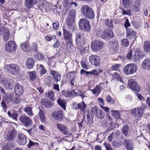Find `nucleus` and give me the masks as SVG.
<instances>
[{
	"mask_svg": "<svg viewBox=\"0 0 150 150\" xmlns=\"http://www.w3.org/2000/svg\"><path fill=\"white\" fill-rule=\"evenodd\" d=\"M5 133L6 139L9 141L13 140L17 135L16 130L12 126H8L5 130Z\"/></svg>",
	"mask_w": 150,
	"mask_h": 150,
	"instance_id": "f257e3e1",
	"label": "nucleus"
},
{
	"mask_svg": "<svg viewBox=\"0 0 150 150\" xmlns=\"http://www.w3.org/2000/svg\"><path fill=\"white\" fill-rule=\"evenodd\" d=\"M82 12L86 18L92 19L94 18L95 14L93 9L87 5H85L81 7Z\"/></svg>",
	"mask_w": 150,
	"mask_h": 150,
	"instance_id": "f03ea898",
	"label": "nucleus"
},
{
	"mask_svg": "<svg viewBox=\"0 0 150 150\" xmlns=\"http://www.w3.org/2000/svg\"><path fill=\"white\" fill-rule=\"evenodd\" d=\"M137 69L136 64L130 63L124 67L123 71L125 74L129 75L136 72L137 71Z\"/></svg>",
	"mask_w": 150,
	"mask_h": 150,
	"instance_id": "7ed1b4c3",
	"label": "nucleus"
},
{
	"mask_svg": "<svg viewBox=\"0 0 150 150\" xmlns=\"http://www.w3.org/2000/svg\"><path fill=\"white\" fill-rule=\"evenodd\" d=\"M86 36V35L83 33H78L76 34L75 40L78 46H82L86 43L87 40Z\"/></svg>",
	"mask_w": 150,
	"mask_h": 150,
	"instance_id": "20e7f679",
	"label": "nucleus"
},
{
	"mask_svg": "<svg viewBox=\"0 0 150 150\" xmlns=\"http://www.w3.org/2000/svg\"><path fill=\"white\" fill-rule=\"evenodd\" d=\"M78 24L80 28L85 31H89L91 28L89 21L86 18H82L80 19Z\"/></svg>",
	"mask_w": 150,
	"mask_h": 150,
	"instance_id": "39448f33",
	"label": "nucleus"
},
{
	"mask_svg": "<svg viewBox=\"0 0 150 150\" xmlns=\"http://www.w3.org/2000/svg\"><path fill=\"white\" fill-rule=\"evenodd\" d=\"M97 36L101 37L102 38L105 40L112 38L114 34L112 31L110 30H106L102 32L101 34V32L99 30L97 33Z\"/></svg>",
	"mask_w": 150,
	"mask_h": 150,
	"instance_id": "423d86ee",
	"label": "nucleus"
},
{
	"mask_svg": "<svg viewBox=\"0 0 150 150\" xmlns=\"http://www.w3.org/2000/svg\"><path fill=\"white\" fill-rule=\"evenodd\" d=\"M5 68L8 73L13 74H16L19 70L18 65L15 64H6L5 66Z\"/></svg>",
	"mask_w": 150,
	"mask_h": 150,
	"instance_id": "0eeeda50",
	"label": "nucleus"
},
{
	"mask_svg": "<svg viewBox=\"0 0 150 150\" xmlns=\"http://www.w3.org/2000/svg\"><path fill=\"white\" fill-rule=\"evenodd\" d=\"M19 120L26 127L30 126L33 123L31 119L25 114L21 115L19 117Z\"/></svg>",
	"mask_w": 150,
	"mask_h": 150,
	"instance_id": "6e6552de",
	"label": "nucleus"
},
{
	"mask_svg": "<svg viewBox=\"0 0 150 150\" xmlns=\"http://www.w3.org/2000/svg\"><path fill=\"white\" fill-rule=\"evenodd\" d=\"M104 44L100 40L93 41L91 45V49L94 51L97 52L102 48Z\"/></svg>",
	"mask_w": 150,
	"mask_h": 150,
	"instance_id": "1a4fd4ad",
	"label": "nucleus"
},
{
	"mask_svg": "<svg viewBox=\"0 0 150 150\" xmlns=\"http://www.w3.org/2000/svg\"><path fill=\"white\" fill-rule=\"evenodd\" d=\"M17 48L16 44L13 41H8L6 44L5 49L9 52L15 51Z\"/></svg>",
	"mask_w": 150,
	"mask_h": 150,
	"instance_id": "9d476101",
	"label": "nucleus"
},
{
	"mask_svg": "<svg viewBox=\"0 0 150 150\" xmlns=\"http://www.w3.org/2000/svg\"><path fill=\"white\" fill-rule=\"evenodd\" d=\"M91 111L93 114H95L97 117L100 119H103L105 116V114L101 109H98L97 107L91 108Z\"/></svg>",
	"mask_w": 150,
	"mask_h": 150,
	"instance_id": "9b49d317",
	"label": "nucleus"
},
{
	"mask_svg": "<svg viewBox=\"0 0 150 150\" xmlns=\"http://www.w3.org/2000/svg\"><path fill=\"white\" fill-rule=\"evenodd\" d=\"M89 60L92 64L97 66L99 65L101 59L98 56L92 54L89 57Z\"/></svg>",
	"mask_w": 150,
	"mask_h": 150,
	"instance_id": "f8f14e48",
	"label": "nucleus"
},
{
	"mask_svg": "<svg viewBox=\"0 0 150 150\" xmlns=\"http://www.w3.org/2000/svg\"><path fill=\"white\" fill-rule=\"evenodd\" d=\"M64 38L67 44H71L73 42L72 34L63 28Z\"/></svg>",
	"mask_w": 150,
	"mask_h": 150,
	"instance_id": "ddd939ff",
	"label": "nucleus"
},
{
	"mask_svg": "<svg viewBox=\"0 0 150 150\" xmlns=\"http://www.w3.org/2000/svg\"><path fill=\"white\" fill-rule=\"evenodd\" d=\"M128 85L130 88L136 91L139 92L140 91V88L137 83L134 80L130 79L129 81Z\"/></svg>",
	"mask_w": 150,
	"mask_h": 150,
	"instance_id": "4468645a",
	"label": "nucleus"
},
{
	"mask_svg": "<svg viewBox=\"0 0 150 150\" xmlns=\"http://www.w3.org/2000/svg\"><path fill=\"white\" fill-rule=\"evenodd\" d=\"M76 76V73L74 71L71 72L67 74L66 78L69 81L70 83L72 86H75V84L76 83L75 78Z\"/></svg>",
	"mask_w": 150,
	"mask_h": 150,
	"instance_id": "2eb2a0df",
	"label": "nucleus"
},
{
	"mask_svg": "<svg viewBox=\"0 0 150 150\" xmlns=\"http://www.w3.org/2000/svg\"><path fill=\"white\" fill-rule=\"evenodd\" d=\"M131 113L135 117H141L143 115L142 110L140 108H135L131 110Z\"/></svg>",
	"mask_w": 150,
	"mask_h": 150,
	"instance_id": "dca6fc26",
	"label": "nucleus"
},
{
	"mask_svg": "<svg viewBox=\"0 0 150 150\" xmlns=\"http://www.w3.org/2000/svg\"><path fill=\"white\" fill-rule=\"evenodd\" d=\"M52 116L55 119L58 120H61L63 118V114L62 110H59L55 111L51 114Z\"/></svg>",
	"mask_w": 150,
	"mask_h": 150,
	"instance_id": "f3484780",
	"label": "nucleus"
},
{
	"mask_svg": "<svg viewBox=\"0 0 150 150\" xmlns=\"http://www.w3.org/2000/svg\"><path fill=\"white\" fill-rule=\"evenodd\" d=\"M27 140L25 136L22 133L18 135L17 142L19 144L24 145L26 143Z\"/></svg>",
	"mask_w": 150,
	"mask_h": 150,
	"instance_id": "a211bd4d",
	"label": "nucleus"
},
{
	"mask_svg": "<svg viewBox=\"0 0 150 150\" xmlns=\"http://www.w3.org/2000/svg\"><path fill=\"white\" fill-rule=\"evenodd\" d=\"M14 90L16 94L18 96L22 95L23 92L22 86L18 83H16L14 86Z\"/></svg>",
	"mask_w": 150,
	"mask_h": 150,
	"instance_id": "6ab92c4d",
	"label": "nucleus"
},
{
	"mask_svg": "<svg viewBox=\"0 0 150 150\" xmlns=\"http://www.w3.org/2000/svg\"><path fill=\"white\" fill-rule=\"evenodd\" d=\"M51 75L52 76L54 80L56 82L59 81L61 80V74L58 71L53 70H50Z\"/></svg>",
	"mask_w": 150,
	"mask_h": 150,
	"instance_id": "aec40b11",
	"label": "nucleus"
},
{
	"mask_svg": "<svg viewBox=\"0 0 150 150\" xmlns=\"http://www.w3.org/2000/svg\"><path fill=\"white\" fill-rule=\"evenodd\" d=\"M57 126L59 130L61 131L65 135L69 134V132L67 127L60 124H57Z\"/></svg>",
	"mask_w": 150,
	"mask_h": 150,
	"instance_id": "412c9836",
	"label": "nucleus"
},
{
	"mask_svg": "<svg viewBox=\"0 0 150 150\" xmlns=\"http://www.w3.org/2000/svg\"><path fill=\"white\" fill-rule=\"evenodd\" d=\"M141 66L144 69L150 70V58L147 57L142 62Z\"/></svg>",
	"mask_w": 150,
	"mask_h": 150,
	"instance_id": "4be33fe9",
	"label": "nucleus"
},
{
	"mask_svg": "<svg viewBox=\"0 0 150 150\" xmlns=\"http://www.w3.org/2000/svg\"><path fill=\"white\" fill-rule=\"evenodd\" d=\"M110 48L112 51L116 53L119 48V45L118 41L117 40H114L112 42L110 46Z\"/></svg>",
	"mask_w": 150,
	"mask_h": 150,
	"instance_id": "5701e85b",
	"label": "nucleus"
},
{
	"mask_svg": "<svg viewBox=\"0 0 150 150\" xmlns=\"http://www.w3.org/2000/svg\"><path fill=\"white\" fill-rule=\"evenodd\" d=\"M37 0H25V6L28 9L32 8L34 5L36 4Z\"/></svg>",
	"mask_w": 150,
	"mask_h": 150,
	"instance_id": "b1692460",
	"label": "nucleus"
},
{
	"mask_svg": "<svg viewBox=\"0 0 150 150\" xmlns=\"http://www.w3.org/2000/svg\"><path fill=\"white\" fill-rule=\"evenodd\" d=\"M127 37L130 39H132L135 37L137 35L136 32L132 28L127 29Z\"/></svg>",
	"mask_w": 150,
	"mask_h": 150,
	"instance_id": "393cba45",
	"label": "nucleus"
},
{
	"mask_svg": "<svg viewBox=\"0 0 150 150\" xmlns=\"http://www.w3.org/2000/svg\"><path fill=\"white\" fill-rule=\"evenodd\" d=\"M28 41L22 43L21 47L22 49L25 52H29L31 50Z\"/></svg>",
	"mask_w": 150,
	"mask_h": 150,
	"instance_id": "a878e982",
	"label": "nucleus"
},
{
	"mask_svg": "<svg viewBox=\"0 0 150 150\" xmlns=\"http://www.w3.org/2000/svg\"><path fill=\"white\" fill-rule=\"evenodd\" d=\"M41 104L45 107H50L54 105V103L51 101L43 98L41 100Z\"/></svg>",
	"mask_w": 150,
	"mask_h": 150,
	"instance_id": "bb28decb",
	"label": "nucleus"
},
{
	"mask_svg": "<svg viewBox=\"0 0 150 150\" xmlns=\"http://www.w3.org/2000/svg\"><path fill=\"white\" fill-rule=\"evenodd\" d=\"M141 2L139 0H136L133 6L132 11L134 12H138L140 11L139 6Z\"/></svg>",
	"mask_w": 150,
	"mask_h": 150,
	"instance_id": "cd10ccee",
	"label": "nucleus"
},
{
	"mask_svg": "<svg viewBox=\"0 0 150 150\" xmlns=\"http://www.w3.org/2000/svg\"><path fill=\"white\" fill-rule=\"evenodd\" d=\"M63 4L64 7L67 8V9L70 8L71 6L73 4H74L76 6H77L76 4L73 2L71 0H63Z\"/></svg>",
	"mask_w": 150,
	"mask_h": 150,
	"instance_id": "c85d7f7f",
	"label": "nucleus"
},
{
	"mask_svg": "<svg viewBox=\"0 0 150 150\" xmlns=\"http://www.w3.org/2000/svg\"><path fill=\"white\" fill-rule=\"evenodd\" d=\"M34 63V60L32 58H29L26 60V64L28 68L30 69L33 67Z\"/></svg>",
	"mask_w": 150,
	"mask_h": 150,
	"instance_id": "c756f323",
	"label": "nucleus"
},
{
	"mask_svg": "<svg viewBox=\"0 0 150 150\" xmlns=\"http://www.w3.org/2000/svg\"><path fill=\"white\" fill-rule=\"evenodd\" d=\"M55 93L53 91H49L45 93L46 96L50 100L54 101L55 100L56 98L55 96Z\"/></svg>",
	"mask_w": 150,
	"mask_h": 150,
	"instance_id": "7c9ffc66",
	"label": "nucleus"
},
{
	"mask_svg": "<svg viewBox=\"0 0 150 150\" xmlns=\"http://www.w3.org/2000/svg\"><path fill=\"white\" fill-rule=\"evenodd\" d=\"M33 56L35 59L38 61L42 60L45 58L44 55L39 52L35 53Z\"/></svg>",
	"mask_w": 150,
	"mask_h": 150,
	"instance_id": "2f4dec72",
	"label": "nucleus"
},
{
	"mask_svg": "<svg viewBox=\"0 0 150 150\" xmlns=\"http://www.w3.org/2000/svg\"><path fill=\"white\" fill-rule=\"evenodd\" d=\"M126 148L127 150H133L134 146L132 142L129 140H124Z\"/></svg>",
	"mask_w": 150,
	"mask_h": 150,
	"instance_id": "473e14b6",
	"label": "nucleus"
},
{
	"mask_svg": "<svg viewBox=\"0 0 150 150\" xmlns=\"http://www.w3.org/2000/svg\"><path fill=\"white\" fill-rule=\"evenodd\" d=\"M133 54V61H137L142 57V52L140 51H137Z\"/></svg>",
	"mask_w": 150,
	"mask_h": 150,
	"instance_id": "72a5a7b5",
	"label": "nucleus"
},
{
	"mask_svg": "<svg viewBox=\"0 0 150 150\" xmlns=\"http://www.w3.org/2000/svg\"><path fill=\"white\" fill-rule=\"evenodd\" d=\"M101 90L102 89L100 88V86H99L98 85H96L94 88L91 90V91L93 93L97 96L100 93Z\"/></svg>",
	"mask_w": 150,
	"mask_h": 150,
	"instance_id": "f704fd0d",
	"label": "nucleus"
},
{
	"mask_svg": "<svg viewBox=\"0 0 150 150\" xmlns=\"http://www.w3.org/2000/svg\"><path fill=\"white\" fill-rule=\"evenodd\" d=\"M24 111L29 117H32L34 115L32 111V108L30 107H27L24 108Z\"/></svg>",
	"mask_w": 150,
	"mask_h": 150,
	"instance_id": "c9c22d12",
	"label": "nucleus"
},
{
	"mask_svg": "<svg viewBox=\"0 0 150 150\" xmlns=\"http://www.w3.org/2000/svg\"><path fill=\"white\" fill-rule=\"evenodd\" d=\"M9 97L11 100L15 103H18L20 101V98L17 95H13L10 96Z\"/></svg>",
	"mask_w": 150,
	"mask_h": 150,
	"instance_id": "e433bc0d",
	"label": "nucleus"
},
{
	"mask_svg": "<svg viewBox=\"0 0 150 150\" xmlns=\"http://www.w3.org/2000/svg\"><path fill=\"white\" fill-rule=\"evenodd\" d=\"M7 114L9 117L15 120H17V117L18 116V114L17 112L13 111L12 112H11L8 111L7 112Z\"/></svg>",
	"mask_w": 150,
	"mask_h": 150,
	"instance_id": "4c0bfd02",
	"label": "nucleus"
},
{
	"mask_svg": "<svg viewBox=\"0 0 150 150\" xmlns=\"http://www.w3.org/2000/svg\"><path fill=\"white\" fill-rule=\"evenodd\" d=\"M9 39V32L8 29H4L3 31V40L6 41Z\"/></svg>",
	"mask_w": 150,
	"mask_h": 150,
	"instance_id": "58836bf2",
	"label": "nucleus"
},
{
	"mask_svg": "<svg viewBox=\"0 0 150 150\" xmlns=\"http://www.w3.org/2000/svg\"><path fill=\"white\" fill-rule=\"evenodd\" d=\"M38 116L41 122H45L46 120L44 116V113L43 111L41 109L40 110V111L38 113Z\"/></svg>",
	"mask_w": 150,
	"mask_h": 150,
	"instance_id": "ea45409f",
	"label": "nucleus"
},
{
	"mask_svg": "<svg viewBox=\"0 0 150 150\" xmlns=\"http://www.w3.org/2000/svg\"><path fill=\"white\" fill-rule=\"evenodd\" d=\"M86 108V105L84 102H82L78 103V110L80 109L81 111L84 112Z\"/></svg>",
	"mask_w": 150,
	"mask_h": 150,
	"instance_id": "a19ab883",
	"label": "nucleus"
},
{
	"mask_svg": "<svg viewBox=\"0 0 150 150\" xmlns=\"http://www.w3.org/2000/svg\"><path fill=\"white\" fill-rule=\"evenodd\" d=\"M144 50L147 52L150 51V41H147L144 42Z\"/></svg>",
	"mask_w": 150,
	"mask_h": 150,
	"instance_id": "79ce46f5",
	"label": "nucleus"
},
{
	"mask_svg": "<svg viewBox=\"0 0 150 150\" xmlns=\"http://www.w3.org/2000/svg\"><path fill=\"white\" fill-rule=\"evenodd\" d=\"M132 4V0H122V4L125 8L129 7Z\"/></svg>",
	"mask_w": 150,
	"mask_h": 150,
	"instance_id": "37998d69",
	"label": "nucleus"
},
{
	"mask_svg": "<svg viewBox=\"0 0 150 150\" xmlns=\"http://www.w3.org/2000/svg\"><path fill=\"white\" fill-rule=\"evenodd\" d=\"M75 19L67 18V23L68 25L70 27L73 26L74 24Z\"/></svg>",
	"mask_w": 150,
	"mask_h": 150,
	"instance_id": "c03bdc74",
	"label": "nucleus"
},
{
	"mask_svg": "<svg viewBox=\"0 0 150 150\" xmlns=\"http://www.w3.org/2000/svg\"><path fill=\"white\" fill-rule=\"evenodd\" d=\"M66 93L67 94V97L78 95V93L75 90H72L71 91H67Z\"/></svg>",
	"mask_w": 150,
	"mask_h": 150,
	"instance_id": "a18cd8bd",
	"label": "nucleus"
},
{
	"mask_svg": "<svg viewBox=\"0 0 150 150\" xmlns=\"http://www.w3.org/2000/svg\"><path fill=\"white\" fill-rule=\"evenodd\" d=\"M57 102L58 104L61 106L63 109L65 110L66 109L65 107V100H62L59 98L57 100Z\"/></svg>",
	"mask_w": 150,
	"mask_h": 150,
	"instance_id": "49530a36",
	"label": "nucleus"
},
{
	"mask_svg": "<svg viewBox=\"0 0 150 150\" xmlns=\"http://www.w3.org/2000/svg\"><path fill=\"white\" fill-rule=\"evenodd\" d=\"M105 24L109 28H112L113 27V24L112 20L111 19H108L105 21Z\"/></svg>",
	"mask_w": 150,
	"mask_h": 150,
	"instance_id": "de8ad7c7",
	"label": "nucleus"
},
{
	"mask_svg": "<svg viewBox=\"0 0 150 150\" xmlns=\"http://www.w3.org/2000/svg\"><path fill=\"white\" fill-rule=\"evenodd\" d=\"M37 74L36 71H33L29 73V76L32 81L35 80L37 77Z\"/></svg>",
	"mask_w": 150,
	"mask_h": 150,
	"instance_id": "09e8293b",
	"label": "nucleus"
},
{
	"mask_svg": "<svg viewBox=\"0 0 150 150\" xmlns=\"http://www.w3.org/2000/svg\"><path fill=\"white\" fill-rule=\"evenodd\" d=\"M112 115L116 119H118L120 117L119 112L117 111L112 110Z\"/></svg>",
	"mask_w": 150,
	"mask_h": 150,
	"instance_id": "8fccbe9b",
	"label": "nucleus"
},
{
	"mask_svg": "<svg viewBox=\"0 0 150 150\" xmlns=\"http://www.w3.org/2000/svg\"><path fill=\"white\" fill-rule=\"evenodd\" d=\"M129 127L127 125H125L122 129L123 133L125 136H127L128 132Z\"/></svg>",
	"mask_w": 150,
	"mask_h": 150,
	"instance_id": "3c124183",
	"label": "nucleus"
},
{
	"mask_svg": "<svg viewBox=\"0 0 150 150\" xmlns=\"http://www.w3.org/2000/svg\"><path fill=\"white\" fill-rule=\"evenodd\" d=\"M76 11L74 10H71L70 11L68 18L75 19Z\"/></svg>",
	"mask_w": 150,
	"mask_h": 150,
	"instance_id": "603ef678",
	"label": "nucleus"
},
{
	"mask_svg": "<svg viewBox=\"0 0 150 150\" xmlns=\"http://www.w3.org/2000/svg\"><path fill=\"white\" fill-rule=\"evenodd\" d=\"M133 51L130 49L128 50L127 55L126 56V58L129 60L131 59L132 58L133 59L132 56Z\"/></svg>",
	"mask_w": 150,
	"mask_h": 150,
	"instance_id": "864d4df0",
	"label": "nucleus"
},
{
	"mask_svg": "<svg viewBox=\"0 0 150 150\" xmlns=\"http://www.w3.org/2000/svg\"><path fill=\"white\" fill-rule=\"evenodd\" d=\"M61 11L60 8H57L56 6H55V8H54L53 9L54 13L57 15H60Z\"/></svg>",
	"mask_w": 150,
	"mask_h": 150,
	"instance_id": "5fc2aeb1",
	"label": "nucleus"
},
{
	"mask_svg": "<svg viewBox=\"0 0 150 150\" xmlns=\"http://www.w3.org/2000/svg\"><path fill=\"white\" fill-rule=\"evenodd\" d=\"M56 38V36L54 35H48L45 37V38L47 41H49L52 39Z\"/></svg>",
	"mask_w": 150,
	"mask_h": 150,
	"instance_id": "6e6d98bb",
	"label": "nucleus"
},
{
	"mask_svg": "<svg viewBox=\"0 0 150 150\" xmlns=\"http://www.w3.org/2000/svg\"><path fill=\"white\" fill-rule=\"evenodd\" d=\"M106 100L107 102L114 104L115 103L114 100L112 99L110 95H107L106 97Z\"/></svg>",
	"mask_w": 150,
	"mask_h": 150,
	"instance_id": "4d7b16f0",
	"label": "nucleus"
},
{
	"mask_svg": "<svg viewBox=\"0 0 150 150\" xmlns=\"http://www.w3.org/2000/svg\"><path fill=\"white\" fill-rule=\"evenodd\" d=\"M13 82L10 79L8 80L7 81L6 85L8 86V88L11 89L12 88Z\"/></svg>",
	"mask_w": 150,
	"mask_h": 150,
	"instance_id": "13d9d810",
	"label": "nucleus"
},
{
	"mask_svg": "<svg viewBox=\"0 0 150 150\" xmlns=\"http://www.w3.org/2000/svg\"><path fill=\"white\" fill-rule=\"evenodd\" d=\"M114 77L115 78L117 79L121 82H123L122 79L121 77L119 74H118L117 73H114Z\"/></svg>",
	"mask_w": 150,
	"mask_h": 150,
	"instance_id": "bf43d9fd",
	"label": "nucleus"
},
{
	"mask_svg": "<svg viewBox=\"0 0 150 150\" xmlns=\"http://www.w3.org/2000/svg\"><path fill=\"white\" fill-rule=\"evenodd\" d=\"M115 136L116 138L118 139H122V136L121 134L120 133V131L119 130H116L115 132Z\"/></svg>",
	"mask_w": 150,
	"mask_h": 150,
	"instance_id": "052dcab7",
	"label": "nucleus"
},
{
	"mask_svg": "<svg viewBox=\"0 0 150 150\" xmlns=\"http://www.w3.org/2000/svg\"><path fill=\"white\" fill-rule=\"evenodd\" d=\"M122 44L126 47H128L129 45V42L128 40L127 39H124L122 40Z\"/></svg>",
	"mask_w": 150,
	"mask_h": 150,
	"instance_id": "680f3d73",
	"label": "nucleus"
},
{
	"mask_svg": "<svg viewBox=\"0 0 150 150\" xmlns=\"http://www.w3.org/2000/svg\"><path fill=\"white\" fill-rule=\"evenodd\" d=\"M115 136V133L112 132L108 136V139L109 142H111L114 139Z\"/></svg>",
	"mask_w": 150,
	"mask_h": 150,
	"instance_id": "e2e57ef3",
	"label": "nucleus"
},
{
	"mask_svg": "<svg viewBox=\"0 0 150 150\" xmlns=\"http://www.w3.org/2000/svg\"><path fill=\"white\" fill-rule=\"evenodd\" d=\"M30 48L31 50V49L35 52L37 51V46L36 44L35 43H34L32 44Z\"/></svg>",
	"mask_w": 150,
	"mask_h": 150,
	"instance_id": "0e129e2a",
	"label": "nucleus"
},
{
	"mask_svg": "<svg viewBox=\"0 0 150 150\" xmlns=\"http://www.w3.org/2000/svg\"><path fill=\"white\" fill-rule=\"evenodd\" d=\"M53 26L54 30H57L59 27V23L58 22L54 23H53Z\"/></svg>",
	"mask_w": 150,
	"mask_h": 150,
	"instance_id": "69168bd1",
	"label": "nucleus"
},
{
	"mask_svg": "<svg viewBox=\"0 0 150 150\" xmlns=\"http://www.w3.org/2000/svg\"><path fill=\"white\" fill-rule=\"evenodd\" d=\"M103 145L105 147L106 150H113L111 146L108 143L105 142Z\"/></svg>",
	"mask_w": 150,
	"mask_h": 150,
	"instance_id": "338daca9",
	"label": "nucleus"
},
{
	"mask_svg": "<svg viewBox=\"0 0 150 150\" xmlns=\"http://www.w3.org/2000/svg\"><path fill=\"white\" fill-rule=\"evenodd\" d=\"M1 106L3 108V109L4 110V111L6 112V110L7 108V106L4 99L3 100L1 103Z\"/></svg>",
	"mask_w": 150,
	"mask_h": 150,
	"instance_id": "774afa93",
	"label": "nucleus"
}]
</instances>
